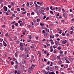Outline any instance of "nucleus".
Returning a JSON list of instances; mask_svg holds the SVG:
<instances>
[{
  "instance_id": "nucleus-1",
  "label": "nucleus",
  "mask_w": 74,
  "mask_h": 74,
  "mask_svg": "<svg viewBox=\"0 0 74 74\" xmlns=\"http://www.w3.org/2000/svg\"><path fill=\"white\" fill-rule=\"evenodd\" d=\"M63 15L64 18H67V13L66 12H65L63 14Z\"/></svg>"
},
{
  "instance_id": "nucleus-2",
  "label": "nucleus",
  "mask_w": 74,
  "mask_h": 74,
  "mask_svg": "<svg viewBox=\"0 0 74 74\" xmlns=\"http://www.w3.org/2000/svg\"><path fill=\"white\" fill-rule=\"evenodd\" d=\"M3 10L5 12H6L7 11V10H8V9L7 8V7L6 6H4L3 7Z\"/></svg>"
},
{
  "instance_id": "nucleus-3",
  "label": "nucleus",
  "mask_w": 74,
  "mask_h": 74,
  "mask_svg": "<svg viewBox=\"0 0 74 74\" xmlns=\"http://www.w3.org/2000/svg\"><path fill=\"white\" fill-rule=\"evenodd\" d=\"M62 44H66V42H67V41L66 40H63V41H62Z\"/></svg>"
},
{
  "instance_id": "nucleus-4",
  "label": "nucleus",
  "mask_w": 74,
  "mask_h": 74,
  "mask_svg": "<svg viewBox=\"0 0 74 74\" xmlns=\"http://www.w3.org/2000/svg\"><path fill=\"white\" fill-rule=\"evenodd\" d=\"M3 45L4 46V47H6L7 45V43H5L4 41H3Z\"/></svg>"
},
{
  "instance_id": "nucleus-5",
  "label": "nucleus",
  "mask_w": 74,
  "mask_h": 74,
  "mask_svg": "<svg viewBox=\"0 0 74 74\" xmlns=\"http://www.w3.org/2000/svg\"><path fill=\"white\" fill-rule=\"evenodd\" d=\"M36 67V65H34V64H32V66H31V68L32 69L34 68V67Z\"/></svg>"
},
{
  "instance_id": "nucleus-6",
  "label": "nucleus",
  "mask_w": 74,
  "mask_h": 74,
  "mask_svg": "<svg viewBox=\"0 0 74 74\" xmlns=\"http://www.w3.org/2000/svg\"><path fill=\"white\" fill-rule=\"evenodd\" d=\"M58 9L59 10H58V11H59V12H60L61 10V7H59L58 8Z\"/></svg>"
},
{
  "instance_id": "nucleus-7",
  "label": "nucleus",
  "mask_w": 74,
  "mask_h": 74,
  "mask_svg": "<svg viewBox=\"0 0 74 74\" xmlns=\"http://www.w3.org/2000/svg\"><path fill=\"white\" fill-rule=\"evenodd\" d=\"M20 49L21 51H23V50H24V49L22 46H21Z\"/></svg>"
},
{
  "instance_id": "nucleus-8",
  "label": "nucleus",
  "mask_w": 74,
  "mask_h": 74,
  "mask_svg": "<svg viewBox=\"0 0 74 74\" xmlns=\"http://www.w3.org/2000/svg\"><path fill=\"white\" fill-rule=\"evenodd\" d=\"M47 34H48V33L45 32V33L44 34V36H45V37H47Z\"/></svg>"
},
{
  "instance_id": "nucleus-9",
  "label": "nucleus",
  "mask_w": 74,
  "mask_h": 74,
  "mask_svg": "<svg viewBox=\"0 0 74 74\" xmlns=\"http://www.w3.org/2000/svg\"><path fill=\"white\" fill-rule=\"evenodd\" d=\"M24 49H25V51H26V52L27 51H28V49H27V47H25V48Z\"/></svg>"
},
{
  "instance_id": "nucleus-10",
  "label": "nucleus",
  "mask_w": 74,
  "mask_h": 74,
  "mask_svg": "<svg viewBox=\"0 0 74 74\" xmlns=\"http://www.w3.org/2000/svg\"><path fill=\"white\" fill-rule=\"evenodd\" d=\"M53 36H52L51 35H50V38H54V36H53Z\"/></svg>"
},
{
  "instance_id": "nucleus-11",
  "label": "nucleus",
  "mask_w": 74,
  "mask_h": 74,
  "mask_svg": "<svg viewBox=\"0 0 74 74\" xmlns=\"http://www.w3.org/2000/svg\"><path fill=\"white\" fill-rule=\"evenodd\" d=\"M45 29L47 33H48L49 32V29H48L47 28H46Z\"/></svg>"
},
{
  "instance_id": "nucleus-12",
  "label": "nucleus",
  "mask_w": 74,
  "mask_h": 74,
  "mask_svg": "<svg viewBox=\"0 0 74 74\" xmlns=\"http://www.w3.org/2000/svg\"><path fill=\"white\" fill-rule=\"evenodd\" d=\"M18 67V65H15L14 66V67H15V69H17Z\"/></svg>"
},
{
  "instance_id": "nucleus-13",
  "label": "nucleus",
  "mask_w": 74,
  "mask_h": 74,
  "mask_svg": "<svg viewBox=\"0 0 74 74\" xmlns=\"http://www.w3.org/2000/svg\"><path fill=\"white\" fill-rule=\"evenodd\" d=\"M27 16H30V14L29 13H27Z\"/></svg>"
},
{
  "instance_id": "nucleus-14",
  "label": "nucleus",
  "mask_w": 74,
  "mask_h": 74,
  "mask_svg": "<svg viewBox=\"0 0 74 74\" xmlns=\"http://www.w3.org/2000/svg\"><path fill=\"white\" fill-rule=\"evenodd\" d=\"M27 7H30V6H29V2H27Z\"/></svg>"
},
{
  "instance_id": "nucleus-15",
  "label": "nucleus",
  "mask_w": 74,
  "mask_h": 74,
  "mask_svg": "<svg viewBox=\"0 0 74 74\" xmlns=\"http://www.w3.org/2000/svg\"><path fill=\"white\" fill-rule=\"evenodd\" d=\"M64 66V69H65V68H67L68 67H69V65H67L65 66Z\"/></svg>"
},
{
  "instance_id": "nucleus-16",
  "label": "nucleus",
  "mask_w": 74,
  "mask_h": 74,
  "mask_svg": "<svg viewBox=\"0 0 74 74\" xmlns=\"http://www.w3.org/2000/svg\"><path fill=\"white\" fill-rule=\"evenodd\" d=\"M61 22L62 23H64V20H62L61 21Z\"/></svg>"
},
{
  "instance_id": "nucleus-17",
  "label": "nucleus",
  "mask_w": 74,
  "mask_h": 74,
  "mask_svg": "<svg viewBox=\"0 0 74 74\" xmlns=\"http://www.w3.org/2000/svg\"><path fill=\"white\" fill-rule=\"evenodd\" d=\"M40 21V19L38 18L37 19V22H39V21Z\"/></svg>"
},
{
  "instance_id": "nucleus-18",
  "label": "nucleus",
  "mask_w": 74,
  "mask_h": 74,
  "mask_svg": "<svg viewBox=\"0 0 74 74\" xmlns=\"http://www.w3.org/2000/svg\"><path fill=\"white\" fill-rule=\"evenodd\" d=\"M11 64L12 65H13L14 64V62L13 61H12L11 62Z\"/></svg>"
},
{
  "instance_id": "nucleus-19",
  "label": "nucleus",
  "mask_w": 74,
  "mask_h": 74,
  "mask_svg": "<svg viewBox=\"0 0 74 74\" xmlns=\"http://www.w3.org/2000/svg\"><path fill=\"white\" fill-rule=\"evenodd\" d=\"M59 64H62V61L61 60L59 61Z\"/></svg>"
},
{
  "instance_id": "nucleus-20",
  "label": "nucleus",
  "mask_w": 74,
  "mask_h": 74,
  "mask_svg": "<svg viewBox=\"0 0 74 74\" xmlns=\"http://www.w3.org/2000/svg\"><path fill=\"white\" fill-rule=\"evenodd\" d=\"M73 33V32L72 31H71L70 33V34H72Z\"/></svg>"
},
{
  "instance_id": "nucleus-21",
  "label": "nucleus",
  "mask_w": 74,
  "mask_h": 74,
  "mask_svg": "<svg viewBox=\"0 0 74 74\" xmlns=\"http://www.w3.org/2000/svg\"><path fill=\"white\" fill-rule=\"evenodd\" d=\"M21 10H22V11H25V8H21Z\"/></svg>"
},
{
  "instance_id": "nucleus-22",
  "label": "nucleus",
  "mask_w": 74,
  "mask_h": 74,
  "mask_svg": "<svg viewBox=\"0 0 74 74\" xmlns=\"http://www.w3.org/2000/svg\"><path fill=\"white\" fill-rule=\"evenodd\" d=\"M18 23H16L15 24V26H18Z\"/></svg>"
},
{
  "instance_id": "nucleus-23",
  "label": "nucleus",
  "mask_w": 74,
  "mask_h": 74,
  "mask_svg": "<svg viewBox=\"0 0 74 74\" xmlns=\"http://www.w3.org/2000/svg\"><path fill=\"white\" fill-rule=\"evenodd\" d=\"M14 27H15V26L14 25H13L12 26V29H14Z\"/></svg>"
},
{
  "instance_id": "nucleus-24",
  "label": "nucleus",
  "mask_w": 74,
  "mask_h": 74,
  "mask_svg": "<svg viewBox=\"0 0 74 74\" xmlns=\"http://www.w3.org/2000/svg\"><path fill=\"white\" fill-rule=\"evenodd\" d=\"M8 7H9V8H10L11 7V5H8Z\"/></svg>"
},
{
  "instance_id": "nucleus-25",
  "label": "nucleus",
  "mask_w": 74,
  "mask_h": 74,
  "mask_svg": "<svg viewBox=\"0 0 74 74\" xmlns=\"http://www.w3.org/2000/svg\"><path fill=\"white\" fill-rule=\"evenodd\" d=\"M62 34L63 36H65V34L64 33H62Z\"/></svg>"
},
{
  "instance_id": "nucleus-26",
  "label": "nucleus",
  "mask_w": 74,
  "mask_h": 74,
  "mask_svg": "<svg viewBox=\"0 0 74 74\" xmlns=\"http://www.w3.org/2000/svg\"><path fill=\"white\" fill-rule=\"evenodd\" d=\"M58 49H59V50H60L61 49V47H59L58 48Z\"/></svg>"
},
{
  "instance_id": "nucleus-27",
  "label": "nucleus",
  "mask_w": 74,
  "mask_h": 74,
  "mask_svg": "<svg viewBox=\"0 0 74 74\" xmlns=\"http://www.w3.org/2000/svg\"><path fill=\"white\" fill-rule=\"evenodd\" d=\"M60 54H63V51H60Z\"/></svg>"
},
{
  "instance_id": "nucleus-28",
  "label": "nucleus",
  "mask_w": 74,
  "mask_h": 74,
  "mask_svg": "<svg viewBox=\"0 0 74 74\" xmlns=\"http://www.w3.org/2000/svg\"><path fill=\"white\" fill-rule=\"evenodd\" d=\"M34 12H32L31 13V15H34Z\"/></svg>"
},
{
  "instance_id": "nucleus-29",
  "label": "nucleus",
  "mask_w": 74,
  "mask_h": 74,
  "mask_svg": "<svg viewBox=\"0 0 74 74\" xmlns=\"http://www.w3.org/2000/svg\"><path fill=\"white\" fill-rule=\"evenodd\" d=\"M26 12H23L22 13V14H26Z\"/></svg>"
},
{
  "instance_id": "nucleus-30",
  "label": "nucleus",
  "mask_w": 74,
  "mask_h": 74,
  "mask_svg": "<svg viewBox=\"0 0 74 74\" xmlns=\"http://www.w3.org/2000/svg\"><path fill=\"white\" fill-rule=\"evenodd\" d=\"M4 13L5 14L6 13V15H9V14H8V13H7V12H4Z\"/></svg>"
},
{
  "instance_id": "nucleus-31",
  "label": "nucleus",
  "mask_w": 74,
  "mask_h": 74,
  "mask_svg": "<svg viewBox=\"0 0 74 74\" xmlns=\"http://www.w3.org/2000/svg\"><path fill=\"white\" fill-rule=\"evenodd\" d=\"M2 45H3V43H0V47H2Z\"/></svg>"
},
{
  "instance_id": "nucleus-32",
  "label": "nucleus",
  "mask_w": 74,
  "mask_h": 74,
  "mask_svg": "<svg viewBox=\"0 0 74 74\" xmlns=\"http://www.w3.org/2000/svg\"><path fill=\"white\" fill-rule=\"evenodd\" d=\"M40 12H41V13H44V10H42L40 11Z\"/></svg>"
},
{
  "instance_id": "nucleus-33",
  "label": "nucleus",
  "mask_w": 74,
  "mask_h": 74,
  "mask_svg": "<svg viewBox=\"0 0 74 74\" xmlns=\"http://www.w3.org/2000/svg\"><path fill=\"white\" fill-rule=\"evenodd\" d=\"M15 22H16L15 21H14L13 22H12V25H14V24L15 23Z\"/></svg>"
},
{
  "instance_id": "nucleus-34",
  "label": "nucleus",
  "mask_w": 74,
  "mask_h": 74,
  "mask_svg": "<svg viewBox=\"0 0 74 74\" xmlns=\"http://www.w3.org/2000/svg\"><path fill=\"white\" fill-rule=\"evenodd\" d=\"M14 55H15L16 57V56H18V54L16 53H15L14 54Z\"/></svg>"
},
{
  "instance_id": "nucleus-35",
  "label": "nucleus",
  "mask_w": 74,
  "mask_h": 74,
  "mask_svg": "<svg viewBox=\"0 0 74 74\" xmlns=\"http://www.w3.org/2000/svg\"><path fill=\"white\" fill-rule=\"evenodd\" d=\"M12 11H14V8H12L11 9Z\"/></svg>"
},
{
  "instance_id": "nucleus-36",
  "label": "nucleus",
  "mask_w": 74,
  "mask_h": 74,
  "mask_svg": "<svg viewBox=\"0 0 74 74\" xmlns=\"http://www.w3.org/2000/svg\"><path fill=\"white\" fill-rule=\"evenodd\" d=\"M46 9H47V11H49V8H46Z\"/></svg>"
},
{
  "instance_id": "nucleus-37",
  "label": "nucleus",
  "mask_w": 74,
  "mask_h": 74,
  "mask_svg": "<svg viewBox=\"0 0 74 74\" xmlns=\"http://www.w3.org/2000/svg\"><path fill=\"white\" fill-rule=\"evenodd\" d=\"M33 1H31V2H30V5H32V4H33Z\"/></svg>"
},
{
  "instance_id": "nucleus-38",
  "label": "nucleus",
  "mask_w": 74,
  "mask_h": 74,
  "mask_svg": "<svg viewBox=\"0 0 74 74\" xmlns=\"http://www.w3.org/2000/svg\"><path fill=\"white\" fill-rule=\"evenodd\" d=\"M62 11H63V12H65V11L63 9H62Z\"/></svg>"
},
{
  "instance_id": "nucleus-39",
  "label": "nucleus",
  "mask_w": 74,
  "mask_h": 74,
  "mask_svg": "<svg viewBox=\"0 0 74 74\" xmlns=\"http://www.w3.org/2000/svg\"><path fill=\"white\" fill-rule=\"evenodd\" d=\"M17 10L18 11H20V10L19 8H18L17 9Z\"/></svg>"
},
{
  "instance_id": "nucleus-40",
  "label": "nucleus",
  "mask_w": 74,
  "mask_h": 74,
  "mask_svg": "<svg viewBox=\"0 0 74 74\" xmlns=\"http://www.w3.org/2000/svg\"><path fill=\"white\" fill-rule=\"evenodd\" d=\"M51 42V44H54V42H53V41Z\"/></svg>"
},
{
  "instance_id": "nucleus-41",
  "label": "nucleus",
  "mask_w": 74,
  "mask_h": 74,
  "mask_svg": "<svg viewBox=\"0 0 74 74\" xmlns=\"http://www.w3.org/2000/svg\"><path fill=\"white\" fill-rule=\"evenodd\" d=\"M5 36L6 37H7L9 35L8 34H5Z\"/></svg>"
},
{
  "instance_id": "nucleus-42",
  "label": "nucleus",
  "mask_w": 74,
  "mask_h": 74,
  "mask_svg": "<svg viewBox=\"0 0 74 74\" xmlns=\"http://www.w3.org/2000/svg\"><path fill=\"white\" fill-rule=\"evenodd\" d=\"M50 13H51L52 14H53V12L52 11H50Z\"/></svg>"
},
{
  "instance_id": "nucleus-43",
  "label": "nucleus",
  "mask_w": 74,
  "mask_h": 74,
  "mask_svg": "<svg viewBox=\"0 0 74 74\" xmlns=\"http://www.w3.org/2000/svg\"><path fill=\"white\" fill-rule=\"evenodd\" d=\"M53 49H52L50 51V52H53Z\"/></svg>"
},
{
  "instance_id": "nucleus-44",
  "label": "nucleus",
  "mask_w": 74,
  "mask_h": 74,
  "mask_svg": "<svg viewBox=\"0 0 74 74\" xmlns=\"http://www.w3.org/2000/svg\"><path fill=\"white\" fill-rule=\"evenodd\" d=\"M29 38L30 39L32 38V36H31V35H29Z\"/></svg>"
},
{
  "instance_id": "nucleus-45",
  "label": "nucleus",
  "mask_w": 74,
  "mask_h": 74,
  "mask_svg": "<svg viewBox=\"0 0 74 74\" xmlns=\"http://www.w3.org/2000/svg\"><path fill=\"white\" fill-rule=\"evenodd\" d=\"M56 37H58L59 35V34H56Z\"/></svg>"
},
{
  "instance_id": "nucleus-46",
  "label": "nucleus",
  "mask_w": 74,
  "mask_h": 74,
  "mask_svg": "<svg viewBox=\"0 0 74 74\" xmlns=\"http://www.w3.org/2000/svg\"><path fill=\"white\" fill-rule=\"evenodd\" d=\"M50 64V61H48L47 62V64L49 65Z\"/></svg>"
},
{
  "instance_id": "nucleus-47",
  "label": "nucleus",
  "mask_w": 74,
  "mask_h": 74,
  "mask_svg": "<svg viewBox=\"0 0 74 74\" xmlns=\"http://www.w3.org/2000/svg\"><path fill=\"white\" fill-rule=\"evenodd\" d=\"M27 57H29V54H27Z\"/></svg>"
},
{
  "instance_id": "nucleus-48",
  "label": "nucleus",
  "mask_w": 74,
  "mask_h": 74,
  "mask_svg": "<svg viewBox=\"0 0 74 74\" xmlns=\"http://www.w3.org/2000/svg\"><path fill=\"white\" fill-rule=\"evenodd\" d=\"M46 70H49V67H48L47 68H46Z\"/></svg>"
},
{
  "instance_id": "nucleus-49",
  "label": "nucleus",
  "mask_w": 74,
  "mask_h": 74,
  "mask_svg": "<svg viewBox=\"0 0 74 74\" xmlns=\"http://www.w3.org/2000/svg\"><path fill=\"white\" fill-rule=\"evenodd\" d=\"M49 19V17H47L46 18V20H48V19Z\"/></svg>"
},
{
  "instance_id": "nucleus-50",
  "label": "nucleus",
  "mask_w": 74,
  "mask_h": 74,
  "mask_svg": "<svg viewBox=\"0 0 74 74\" xmlns=\"http://www.w3.org/2000/svg\"><path fill=\"white\" fill-rule=\"evenodd\" d=\"M14 73L15 74H16L17 73V71L16 70H15V71H14Z\"/></svg>"
},
{
  "instance_id": "nucleus-51",
  "label": "nucleus",
  "mask_w": 74,
  "mask_h": 74,
  "mask_svg": "<svg viewBox=\"0 0 74 74\" xmlns=\"http://www.w3.org/2000/svg\"><path fill=\"white\" fill-rule=\"evenodd\" d=\"M31 23H32V25H31V26H33L34 25V24L33 23V22H32Z\"/></svg>"
},
{
  "instance_id": "nucleus-52",
  "label": "nucleus",
  "mask_w": 74,
  "mask_h": 74,
  "mask_svg": "<svg viewBox=\"0 0 74 74\" xmlns=\"http://www.w3.org/2000/svg\"><path fill=\"white\" fill-rule=\"evenodd\" d=\"M2 2H3L2 0H0V4H1V3H2Z\"/></svg>"
},
{
  "instance_id": "nucleus-53",
  "label": "nucleus",
  "mask_w": 74,
  "mask_h": 74,
  "mask_svg": "<svg viewBox=\"0 0 74 74\" xmlns=\"http://www.w3.org/2000/svg\"><path fill=\"white\" fill-rule=\"evenodd\" d=\"M57 58H58V59H60V56H57Z\"/></svg>"
},
{
  "instance_id": "nucleus-54",
  "label": "nucleus",
  "mask_w": 74,
  "mask_h": 74,
  "mask_svg": "<svg viewBox=\"0 0 74 74\" xmlns=\"http://www.w3.org/2000/svg\"><path fill=\"white\" fill-rule=\"evenodd\" d=\"M67 53V51H65V53H64L65 55H66Z\"/></svg>"
},
{
  "instance_id": "nucleus-55",
  "label": "nucleus",
  "mask_w": 74,
  "mask_h": 74,
  "mask_svg": "<svg viewBox=\"0 0 74 74\" xmlns=\"http://www.w3.org/2000/svg\"><path fill=\"white\" fill-rule=\"evenodd\" d=\"M31 26H32V25H28V27H31Z\"/></svg>"
},
{
  "instance_id": "nucleus-56",
  "label": "nucleus",
  "mask_w": 74,
  "mask_h": 74,
  "mask_svg": "<svg viewBox=\"0 0 74 74\" xmlns=\"http://www.w3.org/2000/svg\"><path fill=\"white\" fill-rule=\"evenodd\" d=\"M35 38L36 40H38V37L36 36Z\"/></svg>"
},
{
  "instance_id": "nucleus-57",
  "label": "nucleus",
  "mask_w": 74,
  "mask_h": 74,
  "mask_svg": "<svg viewBox=\"0 0 74 74\" xmlns=\"http://www.w3.org/2000/svg\"><path fill=\"white\" fill-rule=\"evenodd\" d=\"M54 53H55L56 52V50H54Z\"/></svg>"
},
{
  "instance_id": "nucleus-58",
  "label": "nucleus",
  "mask_w": 74,
  "mask_h": 74,
  "mask_svg": "<svg viewBox=\"0 0 74 74\" xmlns=\"http://www.w3.org/2000/svg\"><path fill=\"white\" fill-rule=\"evenodd\" d=\"M0 42H2L3 41V39H0Z\"/></svg>"
},
{
  "instance_id": "nucleus-59",
  "label": "nucleus",
  "mask_w": 74,
  "mask_h": 74,
  "mask_svg": "<svg viewBox=\"0 0 74 74\" xmlns=\"http://www.w3.org/2000/svg\"><path fill=\"white\" fill-rule=\"evenodd\" d=\"M46 41V40H45V39H44L43 40H42V41Z\"/></svg>"
},
{
  "instance_id": "nucleus-60",
  "label": "nucleus",
  "mask_w": 74,
  "mask_h": 74,
  "mask_svg": "<svg viewBox=\"0 0 74 74\" xmlns=\"http://www.w3.org/2000/svg\"><path fill=\"white\" fill-rule=\"evenodd\" d=\"M7 62V63H8V64H9L10 63V62H9V61H6Z\"/></svg>"
},
{
  "instance_id": "nucleus-61",
  "label": "nucleus",
  "mask_w": 74,
  "mask_h": 74,
  "mask_svg": "<svg viewBox=\"0 0 74 74\" xmlns=\"http://www.w3.org/2000/svg\"><path fill=\"white\" fill-rule=\"evenodd\" d=\"M42 32H43V33H45L44 30H43Z\"/></svg>"
},
{
  "instance_id": "nucleus-62",
  "label": "nucleus",
  "mask_w": 74,
  "mask_h": 74,
  "mask_svg": "<svg viewBox=\"0 0 74 74\" xmlns=\"http://www.w3.org/2000/svg\"><path fill=\"white\" fill-rule=\"evenodd\" d=\"M22 25H23V23H20V26H22Z\"/></svg>"
},
{
  "instance_id": "nucleus-63",
  "label": "nucleus",
  "mask_w": 74,
  "mask_h": 74,
  "mask_svg": "<svg viewBox=\"0 0 74 74\" xmlns=\"http://www.w3.org/2000/svg\"><path fill=\"white\" fill-rule=\"evenodd\" d=\"M44 61H45V62H47V60H46V59L44 58Z\"/></svg>"
},
{
  "instance_id": "nucleus-64",
  "label": "nucleus",
  "mask_w": 74,
  "mask_h": 74,
  "mask_svg": "<svg viewBox=\"0 0 74 74\" xmlns=\"http://www.w3.org/2000/svg\"><path fill=\"white\" fill-rule=\"evenodd\" d=\"M62 18V16H60L59 17V18L60 19H61V18Z\"/></svg>"
}]
</instances>
